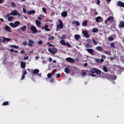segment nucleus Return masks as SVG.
Listing matches in <instances>:
<instances>
[{"mask_svg": "<svg viewBox=\"0 0 124 124\" xmlns=\"http://www.w3.org/2000/svg\"><path fill=\"white\" fill-rule=\"evenodd\" d=\"M12 15V16H18L19 17L21 16V14L19 13L18 12V11L16 10H14L13 12H12L10 14H8L6 16V17H9Z\"/></svg>", "mask_w": 124, "mask_h": 124, "instance_id": "obj_1", "label": "nucleus"}, {"mask_svg": "<svg viewBox=\"0 0 124 124\" xmlns=\"http://www.w3.org/2000/svg\"><path fill=\"white\" fill-rule=\"evenodd\" d=\"M30 30L32 31L33 34H36L38 32L36 27L33 25L31 26Z\"/></svg>", "mask_w": 124, "mask_h": 124, "instance_id": "obj_2", "label": "nucleus"}, {"mask_svg": "<svg viewBox=\"0 0 124 124\" xmlns=\"http://www.w3.org/2000/svg\"><path fill=\"white\" fill-rule=\"evenodd\" d=\"M59 24L57 25V28L59 29V30H62L63 28V23L62 22V21L61 20V19L58 20Z\"/></svg>", "mask_w": 124, "mask_h": 124, "instance_id": "obj_3", "label": "nucleus"}, {"mask_svg": "<svg viewBox=\"0 0 124 124\" xmlns=\"http://www.w3.org/2000/svg\"><path fill=\"white\" fill-rule=\"evenodd\" d=\"M48 50L49 53H51V54H56V53L57 52V48L55 47H53L52 48H48Z\"/></svg>", "mask_w": 124, "mask_h": 124, "instance_id": "obj_4", "label": "nucleus"}, {"mask_svg": "<svg viewBox=\"0 0 124 124\" xmlns=\"http://www.w3.org/2000/svg\"><path fill=\"white\" fill-rule=\"evenodd\" d=\"M66 61L67 62H72L73 63H74L75 62V60L74 59H72V58L70 57H68L66 59Z\"/></svg>", "mask_w": 124, "mask_h": 124, "instance_id": "obj_5", "label": "nucleus"}, {"mask_svg": "<svg viewBox=\"0 0 124 124\" xmlns=\"http://www.w3.org/2000/svg\"><path fill=\"white\" fill-rule=\"evenodd\" d=\"M1 38H3L2 42H3V43H5V41H6L7 42H9V41H10V40H11V39L10 38H7L4 37H2Z\"/></svg>", "mask_w": 124, "mask_h": 124, "instance_id": "obj_6", "label": "nucleus"}, {"mask_svg": "<svg viewBox=\"0 0 124 124\" xmlns=\"http://www.w3.org/2000/svg\"><path fill=\"white\" fill-rule=\"evenodd\" d=\"M95 70H96L95 68H93L90 70V72L91 73H92L91 75L92 76H93V77H95V75H94V74L95 73Z\"/></svg>", "mask_w": 124, "mask_h": 124, "instance_id": "obj_7", "label": "nucleus"}, {"mask_svg": "<svg viewBox=\"0 0 124 124\" xmlns=\"http://www.w3.org/2000/svg\"><path fill=\"white\" fill-rule=\"evenodd\" d=\"M82 34H83L85 37H87V38H89V37H90V35L89 34V33H88V32L86 31H82Z\"/></svg>", "mask_w": 124, "mask_h": 124, "instance_id": "obj_8", "label": "nucleus"}, {"mask_svg": "<svg viewBox=\"0 0 124 124\" xmlns=\"http://www.w3.org/2000/svg\"><path fill=\"white\" fill-rule=\"evenodd\" d=\"M34 44V41H33V40L31 39L29 41L28 43V46L29 47H32V45Z\"/></svg>", "mask_w": 124, "mask_h": 124, "instance_id": "obj_9", "label": "nucleus"}, {"mask_svg": "<svg viewBox=\"0 0 124 124\" xmlns=\"http://www.w3.org/2000/svg\"><path fill=\"white\" fill-rule=\"evenodd\" d=\"M113 20H114V17L113 16H109L108 18V19L105 21V25H107V22H108L109 21H111V20L113 21Z\"/></svg>", "mask_w": 124, "mask_h": 124, "instance_id": "obj_10", "label": "nucleus"}, {"mask_svg": "<svg viewBox=\"0 0 124 124\" xmlns=\"http://www.w3.org/2000/svg\"><path fill=\"white\" fill-rule=\"evenodd\" d=\"M87 52L90 54V55H92V56H93L94 54L93 53V50L92 48H88L86 49Z\"/></svg>", "mask_w": 124, "mask_h": 124, "instance_id": "obj_11", "label": "nucleus"}, {"mask_svg": "<svg viewBox=\"0 0 124 124\" xmlns=\"http://www.w3.org/2000/svg\"><path fill=\"white\" fill-rule=\"evenodd\" d=\"M5 30L6 31H7L8 32H12V31L11 30L10 27L8 26H6L5 27Z\"/></svg>", "mask_w": 124, "mask_h": 124, "instance_id": "obj_12", "label": "nucleus"}, {"mask_svg": "<svg viewBox=\"0 0 124 124\" xmlns=\"http://www.w3.org/2000/svg\"><path fill=\"white\" fill-rule=\"evenodd\" d=\"M95 20L97 23H101L102 22V18L101 16H98L95 18Z\"/></svg>", "mask_w": 124, "mask_h": 124, "instance_id": "obj_13", "label": "nucleus"}, {"mask_svg": "<svg viewBox=\"0 0 124 124\" xmlns=\"http://www.w3.org/2000/svg\"><path fill=\"white\" fill-rule=\"evenodd\" d=\"M117 5L118 6H120L121 7H124V3L121 1H119L117 2Z\"/></svg>", "mask_w": 124, "mask_h": 124, "instance_id": "obj_14", "label": "nucleus"}, {"mask_svg": "<svg viewBox=\"0 0 124 124\" xmlns=\"http://www.w3.org/2000/svg\"><path fill=\"white\" fill-rule=\"evenodd\" d=\"M120 24L119 25V28L120 29H124V21H120Z\"/></svg>", "mask_w": 124, "mask_h": 124, "instance_id": "obj_15", "label": "nucleus"}, {"mask_svg": "<svg viewBox=\"0 0 124 124\" xmlns=\"http://www.w3.org/2000/svg\"><path fill=\"white\" fill-rule=\"evenodd\" d=\"M28 15H31V14H35V11L34 10H30L28 12Z\"/></svg>", "mask_w": 124, "mask_h": 124, "instance_id": "obj_16", "label": "nucleus"}, {"mask_svg": "<svg viewBox=\"0 0 124 124\" xmlns=\"http://www.w3.org/2000/svg\"><path fill=\"white\" fill-rule=\"evenodd\" d=\"M32 74L35 75V74H37V73H39V70L38 69H35L33 70Z\"/></svg>", "mask_w": 124, "mask_h": 124, "instance_id": "obj_17", "label": "nucleus"}, {"mask_svg": "<svg viewBox=\"0 0 124 124\" xmlns=\"http://www.w3.org/2000/svg\"><path fill=\"white\" fill-rule=\"evenodd\" d=\"M20 30H21V31H26L27 30V26L24 25L23 26L21 27Z\"/></svg>", "mask_w": 124, "mask_h": 124, "instance_id": "obj_18", "label": "nucleus"}, {"mask_svg": "<svg viewBox=\"0 0 124 124\" xmlns=\"http://www.w3.org/2000/svg\"><path fill=\"white\" fill-rule=\"evenodd\" d=\"M64 72L66 73V74H68L69 72H70V69H69V67H66L64 68Z\"/></svg>", "mask_w": 124, "mask_h": 124, "instance_id": "obj_19", "label": "nucleus"}, {"mask_svg": "<svg viewBox=\"0 0 124 124\" xmlns=\"http://www.w3.org/2000/svg\"><path fill=\"white\" fill-rule=\"evenodd\" d=\"M36 25L38 28H40L41 27V22L38 20H36Z\"/></svg>", "mask_w": 124, "mask_h": 124, "instance_id": "obj_20", "label": "nucleus"}, {"mask_svg": "<svg viewBox=\"0 0 124 124\" xmlns=\"http://www.w3.org/2000/svg\"><path fill=\"white\" fill-rule=\"evenodd\" d=\"M61 16L62 17H67V12H63L61 13Z\"/></svg>", "mask_w": 124, "mask_h": 124, "instance_id": "obj_21", "label": "nucleus"}, {"mask_svg": "<svg viewBox=\"0 0 124 124\" xmlns=\"http://www.w3.org/2000/svg\"><path fill=\"white\" fill-rule=\"evenodd\" d=\"M72 24H73V25H74V24L78 26H80V22H78L76 20L73 21V22H72Z\"/></svg>", "mask_w": 124, "mask_h": 124, "instance_id": "obj_22", "label": "nucleus"}, {"mask_svg": "<svg viewBox=\"0 0 124 124\" xmlns=\"http://www.w3.org/2000/svg\"><path fill=\"white\" fill-rule=\"evenodd\" d=\"M26 74H27V71H24L23 72V75H22V76L21 77V80H24V79H25V77Z\"/></svg>", "mask_w": 124, "mask_h": 124, "instance_id": "obj_23", "label": "nucleus"}, {"mask_svg": "<svg viewBox=\"0 0 124 124\" xmlns=\"http://www.w3.org/2000/svg\"><path fill=\"white\" fill-rule=\"evenodd\" d=\"M21 67L22 68H25L26 67V63L25 62H21Z\"/></svg>", "mask_w": 124, "mask_h": 124, "instance_id": "obj_24", "label": "nucleus"}, {"mask_svg": "<svg viewBox=\"0 0 124 124\" xmlns=\"http://www.w3.org/2000/svg\"><path fill=\"white\" fill-rule=\"evenodd\" d=\"M80 38H81V36L80 35L78 34L75 35V39H76V40H78Z\"/></svg>", "mask_w": 124, "mask_h": 124, "instance_id": "obj_25", "label": "nucleus"}, {"mask_svg": "<svg viewBox=\"0 0 124 124\" xmlns=\"http://www.w3.org/2000/svg\"><path fill=\"white\" fill-rule=\"evenodd\" d=\"M88 25V21L87 20H85L82 24V26L83 27H86Z\"/></svg>", "mask_w": 124, "mask_h": 124, "instance_id": "obj_26", "label": "nucleus"}, {"mask_svg": "<svg viewBox=\"0 0 124 124\" xmlns=\"http://www.w3.org/2000/svg\"><path fill=\"white\" fill-rule=\"evenodd\" d=\"M49 26L48 25H45V30L46 31H50L51 30L50 29H48V27Z\"/></svg>", "mask_w": 124, "mask_h": 124, "instance_id": "obj_27", "label": "nucleus"}, {"mask_svg": "<svg viewBox=\"0 0 124 124\" xmlns=\"http://www.w3.org/2000/svg\"><path fill=\"white\" fill-rule=\"evenodd\" d=\"M96 50L98 51H103V48L101 46H98L96 47Z\"/></svg>", "mask_w": 124, "mask_h": 124, "instance_id": "obj_28", "label": "nucleus"}, {"mask_svg": "<svg viewBox=\"0 0 124 124\" xmlns=\"http://www.w3.org/2000/svg\"><path fill=\"white\" fill-rule=\"evenodd\" d=\"M14 24H15V27L17 28V27H18V26H19L20 25V22L16 21V22H15Z\"/></svg>", "mask_w": 124, "mask_h": 124, "instance_id": "obj_29", "label": "nucleus"}, {"mask_svg": "<svg viewBox=\"0 0 124 124\" xmlns=\"http://www.w3.org/2000/svg\"><path fill=\"white\" fill-rule=\"evenodd\" d=\"M95 73H96V74H98V75L101 74V70H98V69H96V70H95Z\"/></svg>", "mask_w": 124, "mask_h": 124, "instance_id": "obj_30", "label": "nucleus"}, {"mask_svg": "<svg viewBox=\"0 0 124 124\" xmlns=\"http://www.w3.org/2000/svg\"><path fill=\"white\" fill-rule=\"evenodd\" d=\"M97 31H98V29H97L96 28H93V29L92 30L93 32L95 33V32H97Z\"/></svg>", "mask_w": 124, "mask_h": 124, "instance_id": "obj_31", "label": "nucleus"}, {"mask_svg": "<svg viewBox=\"0 0 124 124\" xmlns=\"http://www.w3.org/2000/svg\"><path fill=\"white\" fill-rule=\"evenodd\" d=\"M9 104V102H8V101H5L3 103L2 105L3 106H6L8 105Z\"/></svg>", "mask_w": 124, "mask_h": 124, "instance_id": "obj_32", "label": "nucleus"}, {"mask_svg": "<svg viewBox=\"0 0 124 124\" xmlns=\"http://www.w3.org/2000/svg\"><path fill=\"white\" fill-rule=\"evenodd\" d=\"M60 43L62 44V45H63V46H65V42L64 40H61L60 41Z\"/></svg>", "mask_w": 124, "mask_h": 124, "instance_id": "obj_33", "label": "nucleus"}, {"mask_svg": "<svg viewBox=\"0 0 124 124\" xmlns=\"http://www.w3.org/2000/svg\"><path fill=\"white\" fill-rule=\"evenodd\" d=\"M110 78L112 80H116V79H117V77L115 75H112L110 76Z\"/></svg>", "mask_w": 124, "mask_h": 124, "instance_id": "obj_34", "label": "nucleus"}, {"mask_svg": "<svg viewBox=\"0 0 124 124\" xmlns=\"http://www.w3.org/2000/svg\"><path fill=\"white\" fill-rule=\"evenodd\" d=\"M103 69L105 72H108V69L106 66H104Z\"/></svg>", "mask_w": 124, "mask_h": 124, "instance_id": "obj_35", "label": "nucleus"}, {"mask_svg": "<svg viewBox=\"0 0 124 124\" xmlns=\"http://www.w3.org/2000/svg\"><path fill=\"white\" fill-rule=\"evenodd\" d=\"M13 18H14L13 16H9V17H8V21H9V22H11V21L12 20Z\"/></svg>", "mask_w": 124, "mask_h": 124, "instance_id": "obj_36", "label": "nucleus"}, {"mask_svg": "<svg viewBox=\"0 0 124 124\" xmlns=\"http://www.w3.org/2000/svg\"><path fill=\"white\" fill-rule=\"evenodd\" d=\"M110 46L111 47V48H113L114 49L116 48V46H115V44L114 43H112L110 44Z\"/></svg>", "mask_w": 124, "mask_h": 124, "instance_id": "obj_37", "label": "nucleus"}, {"mask_svg": "<svg viewBox=\"0 0 124 124\" xmlns=\"http://www.w3.org/2000/svg\"><path fill=\"white\" fill-rule=\"evenodd\" d=\"M10 47H11L12 48H15L16 49H18V48H19L18 46H14V45H11Z\"/></svg>", "mask_w": 124, "mask_h": 124, "instance_id": "obj_38", "label": "nucleus"}, {"mask_svg": "<svg viewBox=\"0 0 124 124\" xmlns=\"http://www.w3.org/2000/svg\"><path fill=\"white\" fill-rule=\"evenodd\" d=\"M10 27H12V28H16V27H15V23H10Z\"/></svg>", "mask_w": 124, "mask_h": 124, "instance_id": "obj_39", "label": "nucleus"}, {"mask_svg": "<svg viewBox=\"0 0 124 124\" xmlns=\"http://www.w3.org/2000/svg\"><path fill=\"white\" fill-rule=\"evenodd\" d=\"M11 6L12 7H16V4L14 2H12L11 3Z\"/></svg>", "mask_w": 124, "mask_h": 124, "instance_id": "obj_40", "label": "nucleus"}, {"mask_svg": "<svg viewBox=\"0 0 124 124\" xmlns=\"http://www.w3.org/2000/svg\"><path fill=\"white\" fill-rule=\"evenodd\" d=\"M87 75V73L85 71L82 72V76L83 77H85Z\"/></svg>", "mask_w": 124, "mask_h": 124, "instance_id": "obj_41", "label": "nucleus"}, {"mask_svg": "<svg viewBox=\"0 0 124 124\" xmlns=\"http://www.w3.org/2000/svg\"><path fill=\"white\" fill-rule=\"evenodd\" d=\"M104 53L106 55H111V52L110 51H104Z\"/></svg>", "mask_w": 124, "mask_h": 124, "instance_id": "obj_42", "label": "nucleus"}, {"mask_svg": "<svg viewBox=\"0 0 124 124\" xmlns=\"http://www.w3.org/2000/svg\"><path fill=\"white\" fill-rule=\"evenodd\" d=\"M57 72V70L56 69H54L53 70V71L51 72V75H55V73H56Z\"/></svg>", "mask_w": 124, "mask_h": 124, "instance_id": "obj_43", "label": "nucleus"}, {"mask_svg": "<svg viewBox=\"0 0 124 124\" xmlns=\"http://www.w3.org/2000/svg\"><path fill=\"white\" fill-rule=\"evenodd\" d=\"M38 44L39 45H42V44H43V41H42V40H40L38 42Z\"/></svg>", "mask_w": 124, "mask_h": 124, "instance_id": "obj_44", "label": "nucleus"}, {"mask_svg": "<svg viewBox=\"0 0 124 124\" xmlns=\"http://www.w3.org/2000/svg\"><path fill=\"white\" fill-rule=\"evenodd\" d=\"M52 74L51 73H48V74H47V78H52Z\"/></svg>", "mask_w": 124, "mask_h": 124, "instance_id": "obj_45", "label": "nucleus"}, {"mask_svg": "<svg viewBox=\"0 0 124 124\" xmlns=\"http://www.w3.org/2000/svg\"><path fill=\"white\" fill-rule=\"evenodd\" d=\"M108 39L109 41H113V40H114V38L112 37H108Z\"/></svg>", "mask_w": 124, "mask_h": 124, "instance_id": "obj_46", "label": "nucleus"}, {"mask_svg": "<svg viewBox=\"0 0 124 124\" xmlns=\"http://www.w3.org/2000/svg\"><path fill=\"white\" fill-rule=\"evenodd\" d=\"M93 42L94 45H97V42H96L94 39H93Z\"/></svg>", "mask_w": 124, "mask_h": 124, "instance_id": "obj_47", "label": "nucleus"}, {"mask_svg": "<svg viewBox=\"0 0 124 124\" xmlns=\"http://www.w3.org/2000/svg\"><path fill=\"white\" fill-rule=\"evenodd\" d=\"M86 48H92V46L90 45L89 44H86Z\"/></svg>", "mask_w": 124, "mask_h": 124, "instance_id": "obj_48", "label": "nucleus"}, {"mask_svg": "<svg viewBox=\"0 0 124 124\" xmlns=\"http://www.w3.org/2000/svg\"><path fill=\"white\" fill-rule=\"evenodd\" d=\"M47 45H48L49 47H54V46H53V45L52 44H50V43L48 42L47 43Z\"/></svg>", "mask_w": 124, "mask_h": 124, "instance_id": "obj_49", "label": "nucleus"}, {"mask_svg": "<svg viewBox=\"0 0 124 124\" xmlns=\"http://www.w3.org/2000/svg\"><path fill=\"white\" fill-rule=\"evenodd\" d=\"M65 46H68V47H71V45H70L68 43H65Z\"/></svg>", "mask_w": 124, "mask_h": 124, "instance_id": "obj_50", "label": "nucleus"}, {"mask_svg": "<svg viewBox=\"0 0 124 124\" xmlns=\"http://www.w3.org/2000/svg\"><path fill=\"white\" fill-rule=\"evenodd\" d=\"M23 45H24V46H27V45H28V42H23Z\"/></svg>", "mask_w": 124, "mask_h": 124, "instance_id": "obj_51", "label": "nucleus"}, {"mask_svg": "<svg viewBox=\"0 0 124 124\" xmlns=\"http://www.w3.org/2000/svg\"><path fill=\"white\" fill-rule=\"evenodd\" d=\"M110 61H114V60H116V58L115 57H110Z\"/></svg>", "mask_w": 124, "mask_h": 124, "instance_id": "obj_52", "label": "nucleus"}, {"mask_svg": "<svg viewBox=\"0 0 124 124\" xmlns=\"http://www.w3.org/2000/svg\"><path fill=\"white\" fill-rule=\"evenodd\" d=\"M42 10H43V12H44V13H46V8H43Z\"/></svg>", "mask_w": 124, "mask_h": 124, "instance_id": "obj_53", "label": "nucleus"}, {"mask_svg": "<svg viewBox=\"0 0 124 124\" xmlns=\"http://www.w3.org/2000/svg\"><path fill=\"white\" fill-rule=\"evenodd\" d=\"M54 81H55V80H54V78H51L50 79V83H54Z\"/></svg>", "mask_w": 124, "mask_h": 124, "instance_id": "obj_54", "label": "nucleus"}, {"mask_svg": "<svg viewBox=\"0 0 124 124\" xmlns=\"http://www.w3.org/2000/svg\"><path fill=\"white\" fill-rule=\"evenodd\" d=\"M101 58L103 59H106V56H105V55H102L101 56Z\"/></svg>", "mask_w": 124, "mask_h": 124, "instance_id": "obj_55", "label": "nucleus"}, {"mask_svg": "<svg viewBox=\"0 0 124 124\" xmlns=\"http://www.w3.org/2000/svg\"><path fill=\"white\" fill-rule=\"evenodd\" d=\"M51 39H52V40H54V37L51 36V37L48 38L49 40H51Z\"/></svg>", "mask_w": 124, "mask_h": 124, "instance_id": "obj_56", "label": "nucleus"}, {"mask_svg": "<svg viewBox=\"0 0 124 124\" xmlns=\"http://www.w3.org/2000/svg\"><path fill=\"white\" fill-rule=\"evenodd\" d=\"M95 61H96V62H100V59H98V58L96 59L95 60Z\"/></svg>", "mask_w": 124, "mask_h": 124, "instance_id": "obj_57", "label": "nucleus"}, {"mask_svg": "<svg viewBox=\"0 0 124 124\" xmlns=\"http://www.w3.org/2000/svg\"><path fill=\"white\" fill-rule=\"evenodd\" d=\"M61 77V75L60 74H58L56 76V78H60Z\"/></svg>", "mask_w": 124, "mask_h": 124, "instance_id": "obj_58", "label": "nucleus"}, {"mask_svg": "<svg viewBox=\"0 0 124 124\" xmlns=\"http://www.w3.org/2000/svg\"><path fill=\"white\" fill-rule=\"evenodd\" d=\"M23 11L24 13H27V10H26L25 8L23 9Z\"/></svg>", "mask_w": 124, "mask_h": 124, "instance_id": "obj_59", "label": "nucleus"}, {"mask_svg": "<svg viewBox=\"0 0 124 124\" xmlns=\"http://www.w3.org/2000/svg\"><path fill=\"white\" fill-rule=\"evenodd\" d=\"M104 62V60L102 59H100V62Z\"/></svg>", "mask_w": 124, "mask_h": 124, "instance_id": "obj_60", "label": "nucleus"}, {"mask_svg": "<svg viewBox=\"0 0 124 124\" xmlns=\"http://www.w3.org/2000/svg\"><path fill=\"white\" fill-rule=\"evenodd\" d=\"M10 51H11L12 52V53H14V49H13V48L10 49Z\"/></svg>", "mask_w": 124, "mask_h": 124, "instance_id": "obj_61", "label": "nucleus"}, {"mask_svg": "<svg viewBox=\"0 0 124 124\" xmlns=\"http://www.w3.org/2000/svg\"><path fill=\"white\" fill-rule=\"evenodd\" d=\"M97 4H100V0H97Z\"/></svg>", "mask_w": 124, "mask_h": 124, "instance_id": "obj_62", "label": "nucleus"}, {"mask_svg": "<svg viewBox=\"0 0 124 124\" xmlns=\"http://www.w3.org/2000/svg\"><path fill=\"white\" fill-rule=\"evenodd\" d=\"M87 41L88 43H91V42H92V41L90 39H87Z\"/></svg>", "mask_w": 124, "mask_h": 124, "instance_id": "obj_63", "label": "nucleus"}, {"mask_svg": "<svg viewBox=\"0 0 124 124\" xmlns=\"http://www.w3.org/2000/svg\"><path fill=\"white\" fill-rule=\"evenodd\" d=\"M24 60H29V57L27 56L26 57H24Z\"/></svg>", "mask_w": 124, "mask_h": 124, "instance_id": "obj_64", "label": "nucleus"}]
</instances>
